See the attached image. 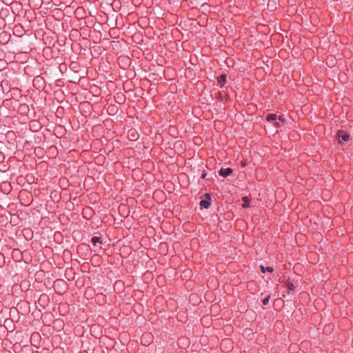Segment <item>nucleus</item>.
Returning <instances> with one entry per match:
<instances>
[{
    "label": "nucleus",
    "instance_id": "f257e3e1",
    "mask_svg": "<svg viewBox=\"0 0 353 353\" xmlns=\"http://www.w3.org/2000/svg\"><path fill=\"white\" fill-rule=\"evenodd\" d=\"M349 134L345 132V131H343V130H339L338 132V139H339V142H341L342 141H347L349 140Z\"/></svg>",
    "mask_w": 353,
    "mask_h": 353
},
{
    "label": "nucleus",
    "instance_id": "f03ea898",
    "mask_svg": "<svg viewBox=\"0 0 353 353\" xmlns=\"http://www.w3.org/2000/svg\"><path fill=\"white\" fill-rule=\"evenodd\" d=\"M232 172V169L230 168H221L219 170V174L223 177L229 176Z\"/></svg>",
    "mask_w": 353,
    "mask_h": 353
},
{
    "label": "nucleus",
    "instance_id": "7ed1b4c3",
    "mask_svg": "<svg viewBox=\"0 0 353 353\" xmlns=\"http://www.w3.org/2000/svg\"><path fill=\"white\" fill-rule=\"evenodd\" d=\"M208 199H203L200 201V205L205 209H208L210 205V196L208 194H206Z\"/></svg>",
    "mask_w": 353,
    "mask_h": 353
},
{
    "label": "nucleus",
    "instance_id": "20e7f679",
    "mask_svg": "<svg viewBox=\"0 0 353 353\" xmlns=\"http://www.w3.org/2000/svg\"><path fill=\"white\" fill-rule=\"evenodd\" d=\"M266 119H267V121H274L276 120L277 117H276V114H268L267 115Z\"/></svg>",
    "mask_w": 353,
    "mask_h": 353
},
{
    "label": "nucleus",
    "instance_id": "39448f33",
    "mask_svg": "<svg viewBox=\"0 0 353 353\" xmlns=\"http://www.w3.org/2000/svg\"><path fill=\"white\" fill-rule=\"evenodd\" d=\"M226 81V76L225 74H222L219 78V83L221 86H223L225 82Z\"/></svg>",
    "mask_w": 353,
    "mask_h": 353
},
{
    "label": "nucleus",
    "instance_id": "423d86ee",
    "mask_svg": "<svg viewBox=\"0 0 353 353\" xmlns=\"http://www.w3.org/2000/svg\"><path fill=\"white\" fill-rule=\"evenodd\" d=\"M243 208H247L248 207L249 205V199L247 196H245L243 198Z\"/></svg>",
    "mask_w": 353,
    "mask_h": 353
},
{
    "label": "nucleus",
    "instance_id": "0eeeda50",
    "mask_svg": "<svg viewBox=\"0 0 353 353\" xmlns=\"http://www.w3.org/2000/svg\"><path fill=\"white\" fill-rule=\"evenodd\" d=\"M261 270L263 272H265V270H267L269 272H272L273 271V268L272 267H267L266 268H265V267L263 265H261Z\"/></svg>",
    "mask_w": 353,
    "mask_h": 353
},
{
    "label": "nucleus",
    "instance_id": "6e6552de",
    "mask_svg": "<svg viewBox=\"0 0 353 353\" xmlns=\"http://www.w3.org/2000/svg\"><path fill=\"white\" fill-rule=\"evenodd\" d=\"M270 296H268L267 297H265L263 300V304L264 305H266L268 304L269 303V301H270Z\"/></svg>",
    "mask_w": 353,
    "mask_h": 353
},
{
    "label": "nucleus",
    "instance_id": "1a4fd4ad",
    "mask_svg": "<svg viewBox=\"0 0 353 353\" xmlns=\"http://www.w3.org/2000/svg\"><path fill=\"white\" fill-rule=\"evenodd\" d=\"M99 239H100L99 237L94 236L92 239V241L94 245H96L97 243L99 242Z\"/></svg>",
    "mask_w": 353,
    "mask_h": 353
},
{
    "label": "nucleus",
    "instance_id": "9d476101",
    "mask_svg": "<svg viewBox=\"0 0 353 353\" xmlns=\"http://www.w3.org/2000/svg\"><path fill=\"white\" fill-rule=\"evenodd\" d=\"M288 289L289 291H292L294 290V285L292 283L288 284Z\"/></svg>",
    "mask_w": 353,
    "mask_h": 353
},
{
    "label": "nucleus",
    "instance_id": "9b49d317",
    "mask_svg": "<svg viewBox=\"0 0 353 353\" xmlns=\"http://www.w3.org/2000/svg\"><path fill=\"white\" fill-rule=\"evenodd\" d=\"M190 273V271H185L184 272V274H185V276H187L188 275V274Z\"/></svg>",
    "mask_w": 353,
    "mask_h": 353
},
{
    "label": "nucleus",
    "instance_id": "f8f14e48",
    "mask_svg": "<svg viewBox=\"0 0 353 353\" xmlns=\"http://www.w3.org/2000/svg\"><path fill=\"white\" fill-rule=\"evenodd\" d=\"M275 125H276V126H279V122H276V123H275Z\"/></svg>",
    "mask_w": 353,
    "mask_h": 353
},
{
    "label": "nucleus",
    "instance_id": "ddd939ff",
    "mask_svg": "<svg viewBox=\"0 0 353 353\" xmlns=\"http://www.w3.org/2000/svg\"><path fill=\"white\" fill-rule=\"evenodd\" d=\"M279 120L281 121H283V119H281V117H279Z\"/></svg>",
    "mask_w": 353,
    "mask_h": 353
},
{
    "label": "nucleus",
    "instance_id": "4468645a",
    "mask_svg": "<svg viewBox=\"0 0 353 353\" xmlns=\"http://www.w3.org/2000/svg\"><path fill=\"white\" fill-rule=\"evenodd\" d=\"M205 176V174L202 175V177H203V178H204Z\"/></svg>",
    "mask_w": 353,
    "mask_h": 353
},
{
    "label": "nucleus",
    "instance_id": "2eb2a0df",
    "mask_svg": "<svg viewBox=\"0 0 353 353\" xmlns=\"http://www.w3.org/2000/svg\"><path fill=\"white\" fill-rule=\"evenodd\" d=\"M137 296V293L134 294V296Z\"/></svg>",
    "mask_w": 353,
    "mask_h": 353
},
{
    "label": "nucleus",
    "instance_id": "dca6fc26",
    "mask_svg": "<svg viewBox=\"0 0 353 353\" xmlns=\"http://www.w3.org/2000/svg\"><path fill=\"white\" fill-rule=\"evenodd\" d=\"M135 90L137 91V89H133V91H135ZM135 94H137V92Z\"/></svg>",
    "mask_w": 353,
    "mask_h": 353
}]
</instances>
